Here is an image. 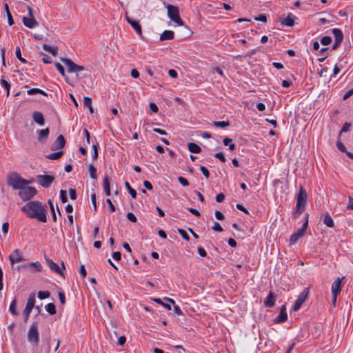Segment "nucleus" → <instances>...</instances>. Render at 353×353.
Returning a JSON list of instances; mask_svg holds the SVG:
<instances>
[{
  "instance_id": "nucleus-1",
  "label": "nucleus",
  "mask_w": 353,
  "mask_h": 353,
  "mask_svg": "<svg viewBox=\"0 0 353 353\" xmlns=\"http://www.w3.org/2000/svg\"><path fill=\"white\" fill-rule=\"evenodd\" d=\"M21 211L31 219H37L38 221L47 222L46 205L38 201H30L21 208Z\"/></svg>"
},
{
  "instance_id": "nucleus-2",
  "label": "nucleus",
  "mask_w": 353,
  "mask_h": 353,
  "mask_svg": "<svg viewBox=\"0 0 353 353\" xmlns=\"http://www.w3.org/2000/svg\"><path fill=\"white\" fill-rule=\"evenodd\" d=\"M307 200V194L302 185H300L299 192L296 196V209L293 213L294 219H297L305 210Z\"/></svg>"
},
{
  "instance_id": "nucleus-3",
  "label": "nucleus",
  "mask_w": 353,
  "mask_h": 353,
  "mask_svg": "<svg viewBox=\"0 0 353 353\" xmlns=\"http://www.w3.org/2000/svg\"><path fill=\"white\" fill-rule=\"evenodd\" d=\"M32 183V181L24 179L16 172H12L8 179V184L14 190H19V191L25 185H28Z\"/></svg>"
},
{
  "instance_id": "nucleus-4",
  "label": "nucleus",
  "mask_w": 353,
  "mask_h": 353,
  "mask_svg": "<svg viewBox=\"0 0 353 353\" xmlns=\"http://www.w3.org/2000/svg\"><path fill=\"white\" fill-rule=\"evenodd\" d=\"M305 222L302 225L301 228L291 235L289 242L290 245L295 244L298 240L305 234L308 225V214H305Z\"/></svg>"
},
{
  "instance_id": "nucleus-5",
  "label": "nucleus",
  "mask_w": 353,
  "mask_h": 353,
  "mask_svg": "<svg viewBox=\"0 0 353 353\" xmlns=\"http://www.w3.org/2000/svg\"><path fill=\"white\" fill-rule=\"evenodd\" d=\"M39 332H38V324L37 323H33L28 330V341L30 342L33 346H37L39 344Z\"/></svg>"
},
{
  "instance_id": "nucleus-6",
  "label": "nucleus",
  "mask_w": 353,
  "mask_h": 353,
  "mask_svg": "<svg viewBox=\"0 0 353 353\" xmlns=\"http://www.w3.org/2000/svg\"><path fill=\"white\" fill-rule=\"evenodd\" d=\"M167 10L168 16L172 21L180 26L183 25V22L180 17L179 11L177 6L173 5H168Z\"/></svg>"
},
{
  "instance_id": "nucleus-7",
  "label": "nucleus",
  "mask_w": 353,
  "mask_h": 353,
  "mask_svg": "<svg viewBox=\"0 0 353 353\" xmlns=\"http://www.w3.org/2000/svg\"><path fill=\"white\" fill-rule=\"evenodd\" d=\"M37 193L35 188L25 185L19 192V197L24 201H29L32 199Z\"/></svg>"
},
{
  "instance_id": "nucleus-8",
  "label": "nucleus",
  "mask_w": 353,
  "mask_h": 353,
  "mask_svg": "<svg viewBox=\"0 0 353 353\" xmlns=\"http://www.w3.org/2000/svg\"><path fill=\"white\" fill-rule=\"evenodd\" d=\"M37 183L44 188H48L54 182L55 177L52 175L39 174L36 176Z\"/></svg>"
},
{
  "instance_id": "nucleus-9",
  "label": "nucleus",
  "mask_w": 353,
  "mask_h": 353,
  "mask_svg": "<svg viewBox=\"0 0 353 353\" xmlns=\"http://www.w3.org/2000/svg\"><path fill=\"white\" fill-rule=\"evenodd\" d=\"M34 304H35V294L32 293L30 294V296L28 299V301H27L26 307L23 310V316H24L25 321H26L28 319L30 314L32 308L34 307Z\"/></svg>"
},
{
  "instance_id": "nucleus-10",
  "label": "nucleus",
  "mask_w": 353,
  "mask_h": 353,
  "mask_svg": "<svg viewBox=\"0 0 353 353\" xmlns=\"http://www.w3.org/2000/svg\"><path fill=\"white\" fill-rule=\"evenodd\" d=\"M61 61L66 65L68 72H78L84 70V67L79 65L69 59H62Z\"/></svg>"
},
{
  "instance_id": "nucleus-11",
  "label": "nucleus",
  "mask_w": 353,
  "mask_h": 353,
  "mask_svg": "<svg viewBox=\"0 0 353 353\" xmlns=\"http://www.w3.org/2000/svg\"><path fill=\"white\" fill-rule=\"evenodd\" d=\"M21 268L30 272H39L43 269L41 263L39 261L27 263L23 265Z\"/></svg>"
},
{
  "instance_id": "nucleus-12",
  "label": "nucleus",
  "mask_w": 353,
  "mask_h": 353,
  "mask_svg": "<svg viewBox=\"0 0 353 353\" xmlns=\"http://www.w3.org/2000/svg\"><path fill=\"white\" fill-rule=\"evenodd\" d=\"M308 293L309 290L307 288L300 293L293 306L294 311H298L300 309L302 304L306 300Z\"/></svg>"
},
{
  "instance_id": "nucleus-13",
  "label": "nucleus",
  "mask_w": 353,
  "mask_h": 353,
  "mask_svg": "<svg viewBox=\"0 0 353 353\" xmlns=\"http://www.w3.org/2000/svg\"><path fill=\"white\" fill-rule=\"evenodd\" d=\"M9 260L11 265H14L16 263H19L24 261L23 257L22 252L19 250H14L11 254L9 256Z\"/></svg>"
},
{
  "instance_id": "nucleus-14",
  "label": "nucleus",
  "mask_w": 353,
  "mask_h": 353,
  "mask_svg": "<svg viewBox=\"0 0 353 353\" xmlns=\"http://www.w3.org/2000/svg\"><path fill=\"white\" fill-rule=\"evenodd\" d=\"M125 19L128 23L131 25V26L134 28L136 32L139 34V37H142V28L138 21L134 20L128 14H125Z\"/></svg>"
},
{
  "instance_id": "nucleus-15",
  "label": "nucleus",
  "mask_w": 353,
  "mask_h": 353,
  "mask_svg": "<svg viewBox=\"0 0 353 353\" xmlns=\"http://www.w3.org/2000/svg\"><path fill=\"white\" fill-rule=\"evenodd\" d=\"M345 279V276L342 278H337L332 284V294L338 295L342 288V281Z\"/></svg>"
},
{
  "instance_id": "nucleus-16",
  "label": "nucleus",
  "mask_w": 353,
  "mask_h": 353,
  "mask_svg": "<svg viewBox=\"0 0 353 353\" xmlns=\"http://www.w3.org/2000/svg\"><path fill=\"white\" fill-rule=\"evenodd\" d=\"M65 145V140L64 137L61 134L59 135L54 142L52 143L51 150H61L64 148Z\"/></svg>"
},
{
  "instance_id": "nucleus-17",
  "label": "nucleus",
  "mask_w": 353,
  "mask_h": 353,
  "mask_svg": "<svg viewBox=\"0 0 353 353\" xmlns=\"http://www.w3.org/2000/svg\"><path fill=\"white\" fill-rule=\"evenodd\" d=\"M23 23L25 26L28 28H34L39 26V23L34 17H24L23 18Z\"/></svg>"
},
{
  "instance_id": "nucleus-18",
  "label": "nucleus",
  "mask_w": 353,
  "mask_h": 353,
  "mask_svg": "<svg viewBox=\"0 0 353 353\" xmlns=\"http://www.w3.org/2000/svg\"><path fill=\"white\" fill-rule=\"evenodd\" d=\"M276 299L275 294L272 292H270L268 296L265 299L263 304L265 307H272L274 305Z\"/></svg>"
},
{
  "instance_id": "nucleus-19",
  "label": "nucleus",
  "mask_w": 353,
  "mask_h": 353,
  "mask_svg": "<svg viewBox=\"0 0 353 353\" xmlns=\"http://www.w3.org/2000/svg\"><path fill=\"white\" fill-rule=\"evenodd\" d=\"M288 319V315L286 312V307L283 305L281 308L279 316L275 319L274 322L276 323H284Z\"/></svg>"
},
{
  "instance_id": "nucleus-20",
  "label": "nucleus",
  "mask_w": 353,
  "mask_h": 353,
  "mask_svg": "<svg viewBox=\"0 0 353 353\" xmlns=\"http://www.w3.org/2000/svg\"><path fill=\"white\" fill-rule=\"evenodd\" d=\"M294 18L292 14L290 13L287 17L281 19V23L283 26L292 27L294 24Z\"/></svg>"
},
{
  "instance_id": "nucleus-21",
  "label": "nucleus",
  "mask_w": 353,
  "mask_h": 353,
  "mask_svg": "<svg viewBox=\"0 0 353 353\" xmlns=\"http://www.w3.org/2000/svg\"><path fill=\"white\" fill-rule=\"evenodd\" d=\"M32 118L35 123L39 125H43L45 121L43 114L41 112L35 111L32 114Z\"/></svg>"
},
{
  "instance_id": "nucleus-22",
  "label": "nucleus",
  "mask_w": 353,
  "mask_h": 353,
  "mask_svg": "<svg viewBox=\"0 0 353 353\" xmlns=\"http://www.w3.org/2000/svg\"><path fill=\"white\" fill-rule=\"evenodd\" d=\"M47 263L49 268L59 275H63V272L59 266L54 262H53L51 259H47Z\"/></svg>"
},
{
  "instance_id": "nucleus-23",
  "label": "nucleus",
  "mask_w": 353,
  "mask_h": 353,
  "mask_svg": "<svg viewBox=\"0 0 353 353\" xmlns=\"http://www.w3.org/2000/svg\"><path fill=\"white\" fill-rule=\"evenodd\" d=\"M49 134V128H47L46 129H42L38 130V141H43L46 140Z\"/></svg>"
},
{
  "instance_id": "nucleus-24",
  "label": "nucleus",
  "mask_w": 353,
  "mask_h": 353,
  "mask_svg": "<svg viewBox=\"0 0 353 353\" xmlns=\"http://www.w3.org/2000/svg\"><path fill=\"white\" fill-rule=\"evenodd\" d=\"M174 33L172 30H165L160 36V40H171L174 38Z\"/></svg>"
},
{
  "instance_id": "nucleus-25",
  "label": "nucleus",
  "mask_w": 353,
  "mask_h": 353,
  "mask_svg": "<svg viewBox=\"0 0 353 353\" xmlns=\"http://www.w3.org/2000/svg\"><path fill=\"white\" fill-rule=\"evenodd\" d=\"M103 186L105 191V193L107 196H110V185L109 181V178L108 176H105L103 180Z\"/></svg>"
},
{
  "instance_id": "nucleus-26",
  "label": "nucleus",
  "mask_w": 353,
  "mask_h": 353,
  "mask_svg": "<svg viewBox=\"0 0 353 353\" xmlns=\"http://www.w3.org/2000/svg\"><path fill=\"white\" fill-rule=\"evenodd\" d=\"M323 223L328 228H333L334 226V221H333L332 218L331 217V216L328 213H325L324 214V218H323Z\"/></svg>"
},
{
  "instance_id": "nucleus-27",
  "label": "nucleus",
  "mask_w": 353,
  "mask_h": 353,
  "mask_svg": "<svg viewBox=\"0 0 353 353\" xmlns=\"http://www.w3.org/2000/svg\"><path fill=\"white\" fill-rule=\"evenodd\" d=\"M336 147L339 150H340L342 152H345L349 158L353 159V153L347 151L346 148L343 143H341V141H338L336 143Z\"/></svg>"
},
{
  "instance_id": "nucleus-28",
  "label": "nucleus",
  "mask_w": 353,
  "mask_h": 353,
  "mask_svg": "<svg viewBox=\"0 0 353 353\" xmlns=\"http://www.w3.org/2000/svg\"><path fill=\"white\" fill-rule=\"evenodd\" d=\"M332 33L334 36L335 41L342 42L343 39V34L342 31L339 28H334L332 30Z\"/></svg>"
},
{
  "instance_id": "nucleus-29",
  "label": "nucleus",
  "mask_w": 353,
  "mask_h": 353,
  "mask_svg": "<svg viewBox=\"0 0 353 353\" xmlns=\"http://www.w3.org/2000/svg\"><path fill=\"white\" fill-rule=\"evenodd\" d=\"M188 148L190 152L195 154L200 153L201 151L200 146L194 143H189L188 144Z\"/></svg>"
},
{
  "instance_id": "nucleus-30",
  "label": "nucleus",
  "mask_w": 353,
  "mask_h": 353,
  "mask_svg": "<svg viewBox=\"0 0 353 353\" xmlns=\"http://www.w3.org/2000/svg\"><path fill=\"white\" fill-rule=\"evenodd\" d=\"M4 10H5L6 15H7L8 24H9V26H11L14 23V22L13 18L12 17V14L10 13V11L9 10V6H8V3L4 4Z\"/></svg>"
},
{
  "instance_id": "nucleus-31",
  "label": "nucleus",
  "mask_w": 353,
  "mask_h": 353,
  "mask_svg": "<svg viewBox=\"0 0 353 353\" xmlns=\"http://www.w3.org/2000/svg\"><path fill=\"white\" fill-rule=\"evenodd\" d=\"M223 145L225 146H228L230 150H234L236 148V145L232 143V139L230 138H225L223 140Z\"/></svg>"
},
{
  "instance_id": "nucleus-32",
  "label": "nucleus",
  "mask_w": 353,
  "mask_h": 353,
  "mask_svg": "<svg viewBox=\"0 0 353 353\" xmlns=\"http://www.w3.org/2000/svg\"><path fill=\"white\" fill-rule=\"evenodd\" d=\"M28 94L33 95L37 94H41L44 96H48L47 93L43 90L39 88H31L27 91Z\"/></svg>"
},
{
  "instance_id": "nucleus-33",
  "label": "nucleus",
  "mask_w": 353,
  "mask_h": 353,
  "mask_svg": "<svg viewBox=\"0 0 353 353\" xmlns=\"http://www.w3.org/2000/svg\"><path fill=\"white\" fill-rule=\"evenodd\" d=\"M63 152L62 151H58L54 153H51L46 156V158L51 160H56L61 158Z\"/></svg>"
},
{
  "instance_id": "nucleus-34",
  "label": "nucleus",
  "mask_w": 353,
  "mask_h": 353,
  "mask_svg": "<svg viewBox=\"0 0 353 353\" xmlns=\"http://www.w3.org/2000/svg\"><path fill=\"white\" fill-rule=\"evenodd\" d=\"M43 48L45 50L52 53L54 56H55L57 54V50H58L57 47L50 46H48L47 44H44L43 46Z\"/></svg>"
},
{
  "instance_id": "nucleus-35",
  "label": "nucleus",
  "mask_w": 353,
  "mask_h": 353,
  "mask_svg": "<svg viewBox=\"0 0 353 353\" xmlns=\"http://www.w3.org/2000/svg\"><path fill=\"white\" fill-rule=\"evenodd\" d=\"M46 311L51 315L56 314V307L55 305L52 303H48L46 305Z\"/></svg>"
},
{
  "instance_id": "nucleus-36",
  "label": "nucleus",
  "mask_w": 353,
  "mask_h": 353,
  "mask_svg": "<svg viewBox=\"0 0 353 353\" xmlns=\"http://www.w3.org/2000/svg\"><path fill=\"white\" fill-rule=\"evenodd\" d=\"M212 125L214 127H216V128H224L225 127H228L230 125V122L229 121H214L212 123Z\"/></svg>"
},
{
  "instance_id": "nucleus-37",
  "label": "nucleus",
  "mask_w": 353,
  "mask_h": 353,
  "mask_svg": "<svg viewBox=\"0 0 353 353\" xmlns=\"http://www.w3.org/2000/svg\"><path fill=\"white\" fill-rule=\"evenodd\" d=\"M88 170H89L90 177L94 179H96L97 178V169L95 168V167L93 165L90 164L89 165Z\"/></svg>"
},
{
  "instance_id": "nucleus-38",
  "label": "nucleus",
  "mask_w": 353,
  "mask_h": 353,
  "mask_svg": "<svg viewBox=\"0 0 353 353\" xmlns=\"http://www.w3.org/2000/svg\"><path fill=\"white\" fill-rule=\"evenodd\" d=\"M125 186L127 188V190H128V192H129L130 194L131 195V196L133 199H136V197H137V192H136V190L134 189H133L130 186V185L129 184L128 182H125Z\"/></svg>"
},
{
  "instance_id": "nucleus-39",
  "label": "nucleus",
  "mask_w": 353,
  "mask_h": 353,
  "mask_svg": "<svg viewBox=\"0 0 353 353\" xmlns=\"http://www.w3.org/2000/svg\"><path fill=\"white\" fill-rule=\"evenodd\" d=\"M50 296L49 291H39L38 292V298L41 300L48 298Z\"/></svg>"
},
{
  "instance_id": "nucleus-40",
  "label": "nucleus",
  "mask_w": 353,
  "mask_h": 353,
  "mask_svg": "<svg viewBox=\"0 0 353 353\" xmlns=\"http://www.w3.org/2000/svg\"><path fill=\"white\" fill-rule=\"evenodd\" d=\"M15 54H16V57H17V59L22 63H26V60L25 59H23L22 57H21V49L19 46H17L16 48V50H15Z\"/></svg>"
},
{
  "instance_id": "nucleus-41",
  "label": "nucleus",
  "mask_w": 353,
  "mask_h": 353,
  "mask_svg": "<svg viewBox=\"0 0 353 353\" xmlns=\"http://www.w3.org/2000/svg\"><path fill=\"white\" fill-rule=\"evenodd\" d=\"M16 304H17V301L14 299L12 301V303L10 305L9 310L13 315L17 314V312L16 310Z\"/></svg>"
},
{
  "instance_id": "nucleus-42",
  "label": "nucleus",
  "mask_w": 353,
  "mask_h": 353,
  "mask_svg": "<svg viewBox=\"0 0 353 353\" xmlns=\"http://www.w3.org/2000/svg\"><path fill=\"white\" fill-rule=\"evenodd\" d=\"M60 199L63 203H65L68 201L67 192L65 190H61L60 191Z\"/></svg>"
},
{
  "instance_id": "nucleus-43",
  "label": "nucleus",
  "mask_w": 353,
  "mask_h": 353,
  "mask_svg": "<svg viewBox=\"0 0 353 353\" xmlns=\"http://www.w3.org/2000/svg\"><path fill=\"white\" fill-rule=\"evenodd\" d=\"M1 84L3 87H4L7 90V96L10 94V84L6 80L2 79L1 81Z\"/></svg>"
},
{
  "instance_id": "nucleus-44",
  "label": "nucleus",
  "mask_w": 353,
  "mask_h": 353,
  "mask_svg": "<svg viewBox=\"0 0 353 353\" xmlns=\"http://www.w3.org/2000/svg\"><path fill=\"white\" fill-rule=\"evenodd\" d=\"M332 41V38L329 36H325V37H323L321 39V43L323 45V46H327V45H329Z\"/></svg>"
},
{
  "instance_id": "nucleus-45",
  "label": "nucleus",
  "mask_w": 353,
  "mask_h": 353,
  "mask_svg": "<svg viewBox=\"0 0 353 353\" xmlns=\"http://www.w3.org/2000/svg\"><path fill=\"white\" fill-rule=\"evenodd\" d=\"M98 147H99V143L97 142H96V143L93 144V145H92V148H93L92 158H93V159H97L98 157Z\"/></svg>"
},
{
  "instance_id": "nucleus-46",
  "label": "nucleus",
  "mask_w": 353,
  "mask_h": 353,
  "mask_svg": "<svg viewBox=\"0 0 353 353\" xmlns=\"http://www.w3.org/2000/svg\"><path fill=\"white\" fill-rule=\"evenodd\" d=\"M178 232L181 235L183 239H185V241H189L190 240V237H189L188 234H187V232L184 230H183V229H178Z\"/></svg>"
},
{
  "instance_id": "nucleus-47",
  "label": "nucleus",
  "mask_w": 353,
  "mask_h": 353,
  "mask_svg": "<svg viewBox=\"0 0 353 353\" xmlns=\"http://www.w3.org/2000/svg\"><path fill=\"white\" fill-rule=\"evenodd\" d=\"M350 126H351V124L350 123L345 122L343 124V127H342V128H341V130L340 131V133L341 134V133H343V132H348L350 130Z\"/></svg>"
},
{
  "instance_id": "nucleus-48",
  "label": "nucleus",
  "mask_w": 353,
  "mask_h": 353,
  "mask_svg": "<svg viewBox=\"0 0 353 353\" xmlns=\"http://www.w3.org/2000/svg\"><path fill=\"white\" fill-rule=\"evenodd\" d=\"M91 201H92V203L93 207H94V210L96 212L97 210V206L96 194L94 192H93L91 194Z\"/></svg>"
},
{
  "instance_id": "nucleus-49",
  "label": "nucleus",
  "mask_w": 353,
  "mask_h": 353,
  "mask_svg": "<svg viewBox=\"0 0 353 353\" xmlns=\"http://www.w3.org/2000/svg\"><path fill=\"white\" fill-rule=\"evenodd\" d=\"M126 216L129 221L133 223H136L137 221V217L132 212H128Z\"/></svg>"
},
{
  "instance_id": "nucleus-50",
  "label": "nucleus",
  "mask_w": 353,
  "mask_h": 353,
  "mask_svg": "<svg viewBox=\"0 0 353 353\" xmlns=\"http://www.w3.org/2000/svg\"><path fill=\"white\" fill-rule=\"evenodd\" d=\"M212 229L216 232H222L223 231V228L221 226V225L218 222H216V221L214 222Z\"/></svg>"
},
{
  "instance_id": "nucleus-51",
  "label": "nucleus",
  "mask_w": 353,
  "mask_h": 353,
  "mask_svg": "<svg viewBox=\"0 0 353 353\" xmlns=\"http://www.w3.org/2000/svg\"><path fill=\"white\" fill-rule=\"evenodd\" d=\"M55 66H56L57 69L58 70V71L60 72V74L63 77H65V71H64V68L62 66V65L59 63H56Z\"/></svg>"
},
{
  "instance_id": "nucleus-52",
  "label": "nucleus",
  "mask_w": 353,
  "mask_h": 353,
  "mask_svg": "<svg viewBox=\"0 0 353 353\" xmlns=\"http://www.w3.org/2000/svg\"><path fill=\"white\" fill-rule=\"evenodd\" d=\"M178 181L183 186H188L189 185V182L188 181V180L183 176H179Z\"/></svg>"
},
{
  "instance_id": "nucleus-53",
  "label": "nucleus",
  "mask_w": 353,
  "mask_h": 353,
  "mask_svg": "<svg viewBox=\"0 0 353 353\" xmlns=\"http://www.w3.org/2000/svg\"><path fill=\"white\" fill-rule=\"evenodd\" d=\"M200 170L203 173V174L205 176L206 179H208L210 177V172L208 170L205 166H201Z\"/></svg>"
},
{
  "instance_id": "nucleus-54",
  "label": "nucleus",
  "mask_w": 353,
  "mask_h": 353,
  "mask_svg": "<svg viewBox=\"0 0 353 353\" xmlns=\"http://www.w3.org/2000/svg\"><path fill=\"white\" fill-rule=\"evenodd\" d=\"M83 105L84 106L89 107L92 105V99L88 97H85L83 98Z\"/></svg>"
},
{
  "instance_id": "nucleus-55",
  "label": "nucleus",
  "mask_w": 353,
  "mask_h": 353,
  "mask_svg": "<svg viewBox=\"0 0 353 353\" xmlns=\"http://www.w3.org/2000/svg\"><path fill=\"white\" fill-rule=\"evenodd\" d=\"M69 194L71 199L75 200L77 199V192L74 189H69Z\"/></svg>"
},
{
  "instance_id": "nucleus-56",
  "label": "nucleus",
  "mask_w": 353,
  "mask_h": 353,
  "mask_svg": "<svg viewBox=\"0 0 353 353\" xmlns=\"http://www.w3.org/2000/svg\"><path fill=\"white\" fill-rule=\"evenodd\" d=\"M256 21L265 23L267 21V17L265 14H260L254 18Z\"/></svg>"
},
{
  "instance_id": "nucleus-57",
  "label": "nucleus",
  "mask_w": 353,
  "mask_h": 353,
  "mask_svg": "<svg viewBox=\"0 0 353 353\" xmlns=\"http://www.w3.org/2000/svg\"><path fill=\"white\" fill-rule=\"evenodd\" d=\"M79 273L82 276L83 278H85L87 274L86 270L85 268V266L83 265H81L79 268Z\"/></svg>"
},
{
  "instance_id": "nucleus-58",
  "label": "nucleus",
  "mask_w": 353,
  "mask_h": 353,
  "mask_svg": "<svg viewBox=\"0 0 353 353\" xmlns=\"http://www.w3.org/2000/svg\"><path fill=\"white\" fill-rule=\"evenodd\" d=\"M214 157L219 159L221 161L225 162V158L222 152H217L214 154Z\"/></svg>"
},
{
  "instance_id": "nucleus-59",
  "label": "nucleus",
  "mask_w": 353,
  "mask_h": 353,
  "mask_svg": "<svg viewBox=\"0 0 353 353\" xmlns=\"http://www.w3.org/2000/svg\"><path fill=\"white\" fill-rule=\"evenodd\" d=\"M106 202H107V203L109 205L110 211L112 212H114L115 211V207L113 205L112 201L110 199H106Z\"/></svg>"
},
{
  "instance_id": "nucleus-60",
  "label": "nucleus",
  "mask_w": 353,
  "mask_h": 353,
  "mask_svg": "<svg viewBox=\"0 0 353 353\" xmlns=\"http://www.w3.org/2000/svg\"><path fill=\"white\" fill-rule=\"evenodd\" d=\"M225 199V195L223 193H219L216 196V201L218 203H221Z\"/></svg>"
},
{
  "instance_id": "nucleus-61",
  "label": "nucleus",
  "mask_w": 353,
  "mask_h": 353,
  "mask_svg": "<svg viewBox=\"0 0 353 353\" xmlns=\"http://www.w3.org/2000/svg\"><path fill=\"white\" fill-rule=\"evenodd\" d=\"M59 299L61 304H64L65 303V294L63 292H59Z\"/></svg>"
},
{
  "instance_id": "nucleus-62",
  "label": "nucleus",
  "mask_w": 353,
  "mask_h": 353,
  "mask_svg": "<svg viewBox=\"0 0 353 353\" xmlns=\"http://www.w3.org/2000/svg\"><path fill=\"white\" fill-rule=\"evenodd\" d=\"M198 253L202 257H205L207 255L206 251L205 250L204 248H203L201 247L198 248Z\"/></svg>"
},
{
  "instance_id": "nucleus-63",
  "label": "nucleus",
  "mask_w": 353,
  "mask_h": 353,
  "mask_svg": "<svg viewBox=\"0 0 353 353\" xmlns=\"http://www.w3.org/2000/svg\"><path fill=\"white\" fill-rule=\"evenodd\" d=\"M9 223L8 222L3 223L2 225V231L4 234H6L8 232Z\"/></svg>"
},
{
  "instance_id": "nucleus-64",
  "label": "nucleus",
  "mask_w": 353,
  "mask_h": 353,
  "mask_svg": "<svg viewBox=\"0 0 353 353\" xmlns=\"http://www.w3.org/2000/svg\"><path fill=\"white\" fill-rule=\"evenodd\" d=\"M353 94V88L348 90L344 95H343V100H346L349 97H350Z\"/></svg>"
}]
</instances>
